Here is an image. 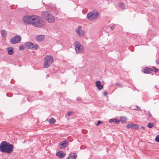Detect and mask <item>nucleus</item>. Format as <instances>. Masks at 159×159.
I'll return each mask as SVG.
<instances>
[{"label":"nucleus","instance_id":"f257e3e1","mask_svg":"<svg viewBox=\"0 0 159 159\" xmlns=\"http://www.w3.org/2000/svg\"><path fill=\"white\" fill-rule=\"evenodd\" d=\"M23 21L27 24H32L34 26L40 27L42 26V24L38 17L36 15L25 16L23 18Z\"/></svg>","mask_w":159,"mask_h":159},{"label":"nucleus","instance_id":"f03ea898","mask_svg":"<svg viewBox=\"0 0 159 159\" xmlns=\"http://www.w3.org/2000/svg\"><path fill=\"white\" fill-rule=\"evenodd\" d=\"M12 144L6 141H3L0 144V151L2 153L10 154L14 150Z\"/></svg>","mask_w":159,"mask_h":159},{"label":"nucleus","instance_id":"7ed1b4c3","mask_svg":"<svg viewBox=\"0 0 159 159\" xmlns=\"http://www.w3.org/2000/svg\"><path fill=\"white\" fill-rule=\"evenodd\" d=\"M25 47L27 48L32 50L37 49L39 47L38 44H35L32 42H29L25 43Z\"/></svg>","mask_w":159,"mask_h":159},{"label":"nucleus","instance_id":"20e7f679","mask_svg":"<svg viewBox=\"0 0 159 159\" xmlns=\"http://www.w3.org/2000/svg\"><path fill=\"white\" fill-rule=\"evenodd\" d=\"M21 40L20 37L19 35H16L10 39V42L11 44H15L19 43Z\"/></svg>","mask_w":159,"mask_h":159},{"label":"nucleus","instance_id":"39448f33","mask_svg":"<svg viewBox=\"0 0 159 159\" xmlns=\"http://www.w3.org/2000/svg\"><path fill=\"white\" fill-rule=\"evenodd\" d=\"M74 45L75 47V49L77 52L82 53L83 52L84 48L83 46L78 43V42L75 43Z\"/></svg>","mask_w":159,"mask_h":159},{"label":"nucleus","instance_id":"423d86ee","mask_svg":"<svg viewBox=\"0 0 159 159\" xmlns=\"http://www.w3.org/2000/svg\"><path fill=\"white\" fill-rule=\"evenodd\" d=\"M82 26L80 25L78 26V28L75 30L77 34L80 37H82L84 36V31L81 30Z\"/></svg>","mask_w":159,"mask_h":159},{"label":"nucleus","instance_id":"0eeeda50","mask_svg":"<svg viewBox=\"0 0 159 159\" xmlns=\"http://www.w3.org/2000/svg\"><path fill=\"white\" fill-rule=\"evenodd\" d=\"M68 144L67 140L65 139L64 141L61 142L59 144V148L61 149L63 148H65L68 145Z\"/></svg>","mask_w":159,"mask_h":159},{"label":"nucleus","instance_id":"6e6552de","mask_svg":"<svg viewBox=\"0 0 159 159\" xmlns=\"http://www.w3.org/2000/svg\"><path fill=\"white\" fill-rule=\"evenodd\" d=\"M126 127L128 128H132L135 130L138 129L139 128V126L138 125L134 123L128 124L126 125Z\"/></svg>","mask_w":159,"mask_h":159},{"label":"nucleus","instance_id":"1a4fd4ad","mask_svg":"<svg viewBox=\"0 0 159 159\" xmlns=\"http://www.w3.org/2000/svg\"><path fill=\"white\" fill-rule=\"evenodd\" d=\"M46 20L49 23H52L54 22L55 19L54 16L50 14L46 18Z\"/></svg>","mask_w":159,"mask_h":159},{"label":"nucleus","instance_id":"9d476101","mask_svg":"<svg viewBox=\"0 0 159 159\" xmlns=\"http://www.w3.org/2000/svg\"><path fill=\"white\" fill-rule=\"evenodd\" d=\"M44 60L52 64L53 62V57L52 56L47 55L45 57Z\"/></svg>","mask_w":159,"mask_h":159},{"label":"nucleus","instance_id":"9b49d317","mask_svg":"<svg viewBox=\"0 0 159 159\" xmlns=\"http://www.w3.org/2000/svg\"><path fill=\"white\" fill-rule=\"evenodd\" d=\"M96 86L98 90H101L103 87V85L101 84V82L100 81L98 80L95 82Z\"/></svg>","mask_w":159,"mask_h":159},{"label":"nucleus","instance_id":"f8f14e48","mask_svg":"<svg viewBox=\"0 0 159 159\" xmlns=\"http://www.w3.org/2000/svg\"><path fill=\"white\" fill-rule=\"evenodd\" d=\"M144 73L149 74L151 73L152 72V68H150L148 67H146L143 69L142 71Z\"/></svg>","mask_w":159,"mask_h":159},{"label":"nucleus","instance_id":"ddd939ff","mask_svg":"<svg viewBox=\"0 0 159 159\" xmlns=\"http://www.w3.org/2000/svg\"><path fill=\"white\" fill-rule=\"evenodd\" d=\"M66 154L64 153L62 151H60L57 152L56 154V155L60 158H63L65 155Z\"/></svg>","mask_w":159,"mask_h":159},{"label":"nucleus","instance_id":"4468645a","mask_svg":"<svg viewBox=\"0 0 159 159\" xmlns=\"http://www.w3.org/2000/svg\"><path fill=\"white\" fill-rule=\"evenodd\" d=\"M44 38V36L43 35H38L36 37V40L38 42H41L43 41Z\"/></svg>","mask_w":159,"mask_h":159},{"label":"nucleus","instance_id":"2eb2a0df","mask_svg":"<svg viewBox=\"0 0 159 159\" xmlns=\"http://www.w3.org/2000/svg\"><path fill=\"white\" fill-rule=\"evenodd\" d=\"M50 13L48 11H43L42 12V16L43 17L46 18H48V16L50 15Z\"/></svg>","mask_w":159,"mask_h":159},{"label":"nucleus","instance_id":"dca6fc26","mask_svg":"<svg viewBox=\"0 0 159 159\" xmlns=\"http://www.w3.org/2000/svg\"><path fill=\"white\" fill-rule=\"evenodd\" d=\"M87 18L89 20H91L94 19L93 14L92 13V11L90 13H88L87 15Z\"/></svg>","mask_w":159,"mask_h":159},{"label":"nucleus","instance_id":"f3484780","mask_svg":"<svg viewBox=\"0 0 159 159\" xmlns=\"http://www.w3.org/2000/svg\"><path fill=\"white\" fill-rule=\"evenodd\" d=\"M77 157L76 153H73L70 154L68 158V159H75Z\"/></svg>","mask_w":159,"mask_h":159},{"label":"nucleus","instance_id":"a211bd4d","mask_svg":"<svg viewBox=\"0 0 159 159\" xmlns=\"http://www.w3.org/2000/svg\"><path fill=\"white\" fill-rule=\"evenodd\" d=\"M120 121V120H119L116 119H111L109 120V123H111L112 122H114L115 124L119 123Z\"/></svg>","mask_w":159,"mask_h":159},{"label":"nucleus","instance_id":"6ab92c4d","mask_svg":"<svg viewBox=\"0 0 159 159\" xmlns=\"http://www.w3.org/2000/svg\"><path fill=\"white\" fill-rule=\"evenodd\" d=\"M8 53L9 55H11L13 54L14 51L13 48L12 47L8 48L7 49Z\"/></svg>","mask_w":159,"mask_h":159},{"label":"nucleus","instance_id":"aec40b11","mask_svg":"<svg viewBox=\"0 0 159 159\" xmlns=\"http://www.w3.org/2000/svg\"><path fill=\"white\" fill-rule=\"evenodd\" d=\"M92 13L94 19L97 18L98 17L99 14L97 11H92Z\"/></svg>","mask_w":159,"mask_h":159},{"label":"nucleus","instance_id":"412c9836","mask_svg":"<svg viewBox=\"0 0 159 159\" xmlns=\"http://www.w3.org/2000/svg\"><path fill=\"white\" fill-rule=\"evenodd\" d=\"M44 61L45 62L43 63L44 67L45 68H47L50 66L51 64L49 62H47V61Z\"/></svg>","mask_w":159,"mask_h":159},{"label":"nucleus","instance_id":"4be33fe9","mask_svg":"<svg viewBox=\"0 0 159 159\" xmlns=\"http://www.w3.org/2000/svg\"><path fill=\"white\" fill-rule=\"evenodd\" d=\"M48 121L49 123L51 125L53 124V123H55L56 122L55 120L53 118H51L50 119H49L48 120Z\"/></svg>","mask_w":159,"mask_h":159},{"label":"nucleus","instance_id":"5701e85b","mask_svg":"<svg viewBox=\"0 0 159 159\" xmlns=\"http://www.w3.org/2000/svg\"><path fill=\"white\" fill-rule=\"evenodd\" d=\"M120 120L121 121V123H123L124 122L126 121L127 120V119L125 117H122L120 118Z\"/></svg>","mask_w":159,"mask_h":159},{"label":"nucleus","instance_id":"b1692460","mask_svg":"<svg viewBox=\"0 0 159 159\" xmlns=\"http://www.w3.org/2000/svg\"><path fill=\"white\" fill-rule=\"evenodd\" d=\"M120 8L123 9H124L125 8V5L123 3H120L119 4Z\"/></svg>","mask_w":159,"mask_h":159},{"label":"nucleus","instance_id":"393cba45","mask_svg":"<svg viewBox=\"0 0 159 159\" xmlns=\"http://www.w3.org/2000/svg\"><path fill=\"white\" fill-rule=\"evenodd\" d=\"M154 126V124L153 123H150L147 125V126L149 128H152Z\"/></svg>","mask_w":159,"mask_h":159},{"label":"nucleus","instance_id":"a878e982","mask_svg":"<svg viewBox=\"0 0 159 159\" xmlns=\"http://www.w3.org/2000/svg\"><path fill=\"white\" fill-rule=\"evenodd\" d=\"M152 68V71H153L155 72H157L159 71V69L155 66H153Z\"/></svg>","mask_w":159,"mask_h":159},{"label":"nucleus","instance_id":"bb28decb","mask_svg":"<svg viewBox=\"0 0 159 159\" xmlns=\"http://www.w3.org/2000/svg\"><path fill=\"white\" fill-rule=\"evenodd\" d=\"M1 34L2 36L5 37L6 36V32L4 30H3L1 32Z\"/></svg>","mask_w":159,"mask_h":159},{"label":"nucleus","instance_id":"cd10ccee","mask_svg":"<svg viewBox=\"0 0 159 159\" xmlns=\"http://www.w3.org/2000/svg\"><path fill=\"white\" fill-rule=\"evenodd\" d=\"M155 140L156 142L159 143V135H158L156 137Z\"/></svg>","mask_w":159,"mask_h":159},{"label":"nucleus","instance_id":"c85d7f7f","mask_svg":"<svg viewBox=\"0 0 159 159\" xmlns=\"http://www.w3.org/2000/svg\"><path fill=\"white\" fill-rule=\"evenodd\" d=\"M25 47L23 45H21L19 47V49L20 50H23L24 49Z\"/></svg>","mask_w":159,"mask_h":159},{"label":"nucleus","instance_id":"c756f323","mask_svg":"<svg viewBox=\"0 0 159 159\" xmlns=\"http://www.w3.org/2000/svg\"><path fill=\"white\" fill-rule=\"evenodd\" d=\"M116 27L115 25L113 24L110 26V28L112 30L114 29Z\"/></svg>","mask_w":159,"mask_h":159},{"label":"nucleus","instance_id":"7c9ffc66","mask_svg":"<svg viewBox=\"0 0 159 159\" xmlns=\"http://www.w3.org/2000/svg\"><path fill=\"white\" fill-rule=\"evenodd\" d=\"M102 123V122L100 121V120H98V122H97V124H96V126H98V125H99L100 124Z\"/></svg>","mask_w":159,"mask_h":159},{"label":"nucleus","instance_id":"2f4dec72","mask_svg":"<svg viewBox=\"0 0 159 159\" xmlns=\"http://www.w3.org/2000/svg\"><path fill=\"white\" fill-rule=\"evenodd\" d=\"M134 109L137 110H140V108L138 106H136V108Z\"/></svg>","mask_w":159,"mask_h":159},{"label":"nucleus","instance_id":"473e14b6","mask_svg":"<svg viewBox=\"0 0 159 159\" xmlns=\"http://www.w3.org/2000/svg\"><path fill=\"white\" fill-rule=\"evenodd\" d=\"M76 99L80 102H81L82 101V99L80 98H77Z\"/></svg>","mask_w":159,"mask_h":159},{"label":"nucleus","instance_id":"72a5a7b5","mask_svg":"<svg viewBox=\"0 0 159 159\" xmlns=\"http://www.w3.org/2000/svg\"><path fill=\"white\" fill-rule=\"evenodd\" d=\"M108 92L107 91H105L103 92V95L104 96H106L108 95Z\"/></svg>","mask_w":159,"mask_h":159},{"label":"nucleus","instance_id":"f704fd0d","mask_svg":"<svg viewBox=\"0 0 159 159\" xmlns=\"http://www.w3.org/2000/svg\"><path fill=\"white\" fill-rule=\"evenodd\" d=\"M72 112L71 111H68L67 113V116H70L71 113H72Z\"/></svg>","mask_w":159,"mask_h":159},{"label":"nucleus","instance_id":"c9c22d12","mask_svg":"<svg viewBox=\"0 0 159 159\" xmlns=\"http://www.w3.org/2000/svg\"><path fill=\"white\" fill-rule=\"evenodd\" d=\"M147 115L148 116V117H150L152 115L151 114V113L149 112H148L147 113Z\"/></svg>","mask_w":159,"mask_h":159},{"label":"nucleus","instance_id":"e433bc0d","mask_svg":"<svg viewBox=\"0 0 159 159\" xmlns=\"http://www.w3.org/2000/svg\"><path fill=\"white\" fill-rule=\"evenodd\" d=\"M156 63L157 64H159V59H156Z\"/></svg>","mask_w":159,"mask_h":159},{"label":"nucleus","instance_id":"4c0bfd02","mask_svg":"<svg viewBox=\"0 0 159 159\" xmlns=\"http://www.w3.org/2000/svg\"><path fill=\"white\" fill-rule=\"evenodd\" d=\"M141 129L142 130H144L145 129V127L143 126H142L141 127Z\"/></svg>","mask_w":159,"mask_h":159},{"label":"nucleus","instance_id":"58836bf2","mask_svg":"<svg viewBox=\"0 0 159 159\" xmlns=\"http://www.w3.org/2000/svg\"><path fill=\"white\" fill-rule=\"evenodd\" d=\"M7 96L8 97H11L12 96V95H9V94L8 93H7Z\"/></svg>","mask_w":159,"mask_h":159},{"label":"nucleus","instance_id":"ea45409f","mask_svg":"<svg viewBox=\"0 0 159 159\" xmlns=\"http://www.w3.org/2000/svg\"><path fill=\"white\" fill-rule=\"evenodd\" d=\"M119 84V83H116V85H118Z\"/></svg>","mask_w":159,"mask_h":159},{"label":"nucleus","instance_id":"a19ab883","mask_svg":"<svg viewBox=\"0 0 159 159\" xmlns=\"http://www.w3.org/2000/svg\"><path fill=\"white\" fill-rule=\"evenodd\" d=\"M27 100H28V101H29V100H28V98H27Z\"/></svg>","mask_w":159,"mask_h":159}]
</instances>
